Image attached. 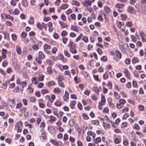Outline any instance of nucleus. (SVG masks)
I'll return each instance as SVG.
<instances>
[{"mask_svg": "<svg viewBox=\"0 0 146 146\" xmlns=\"http://www.w3.org/2000/svg\"><path fill=\"white\" fill-rule=\"evenodd\" d=\"M68 46L70 47L69 51L72 53L75 54L77 53L75 44H74L72 42L70 41L68 44Z\"/></svg>", "mask_w": 146, "mask_h": 146, "instance_id": "1", "label": "nucleus"}, {"mask_svg": "<svg viewBox=\"0 0 146 146\" xmlns=\"http://www.w3.org/2000/svg\"><path fill=\"white\" fill-rule=\"evenodd\" d=\"M82 4L84 6L88 7L92 5V2L90 0H88L83 2Z\"/></svg>", "mask_w": 146, "mask_h": 146, "instance_id": "2", "label": "nucleus"}, {"mask_svg": "<svg viewBox=\"0 0 146 146\" xmlns=\"http://www.w3.org/2000/svg\"><path fill=\"white\" fill-rule=\"evenodd\" d=\"M127 11L131 14H134L135 13V11L134 8L130 6L128 7Z\"/></svg>", "mask_w": 146, "mask_h": 146, "instance_id": "3", "label": "nucleus"}, {"mask_svg": "<svg viewBox=\"0 0 146 146\" xmlns=\"http://www.w3.org/2000/svg\"><path fill=\"white\" fill-rule=\"evenodd\" d=\"M2 58L3 59H4L7 57L6 54L7 53V51L6 49H5L3 48H2Z\"/></svg>", "mask_w": 146, "mask_h": 146, "instance_id": "4", "label": "nucleus"}, {"mask_svg": "<svg viewBox=\"0 0 146 146\" xmlns=\"http://www.w3.org/2000/svg\"><path fill=\"white\" fill-rule=\"evenodd\" d=\"M125 74V76L128 78H129L130 76V73L129 72L128 70L127 69H124L123 71Z\"/></svg>", "mask_w": 146, "mask_h": 146, "instance_id": "5", "label": "nucleus"}, {"mask_svg": "<svg viewBox=\"0 0 146 146\" xmlns=\"http://www.w3.org/2000/svg\"><path fill=\"white\" fill-rule=\"evenodd\" d=\"M9 105L12 107H14L15 105V102L14 99H13L9 100Z\"/></svg>", "mask_w": 146, "mask_h": 146, "instance_id": "6", "label": "nucleus"}, {"mask_svg": "<svg viewBox=\"0 0 146 146\" xmlns=\"http://www.w3.org/2000/svg\"><path fill=\"white\" fill-rule=\"evenodd\" d=\"M76 104V101L75 100H71L70 101V106L72 109H73L74 108V106Z\"/></svg>", "mask_w": 146, "mask_h": 146, "instance_id": "7", "label": "nucleus"}, {"mask_svg": "<svg viewBox=\"0 0 146 146\" xmlns=\"http://www.w3.org/2000/svg\"><path fill=\"white\" fill-rule=\"evenodd\" d=\"M50 141L52 144L54 145L59 146V145H60L58 142L56 141L55 140L52 139H50Z\"/></svg>", "mask_w": 146, "mask_h": 146, "instance_id": "8", "label": "nucleus"}, {"mask_svg": "<svg viewBox=\"0 0 146 146\" xmlns=\"http://www.w3.org/2000/svg\"><path fill=\"white\" fill-rule=\"evenodd\" d=\"M69 95L67 91H65V94L63 96V98L65 101H66L68 100L69 98Z\"/></svg>", "mask_w": 146, "mask_h": 146, "instance_id": "9", "label": "nucleus"}, {"mask_svg": "<svg viewBox=\"0 0 146 146\" xmlns=\"http://www.w3.org/2000/svg\"><path fill=\"white\" fill-rule=\"evenodd\" d=\"M38 57L41 59H44L45 58L44 54L42 52L40 51L38 53Z\"/></svg>", "mask_w": 146, "mask_h": 146, "instance_id": "10", "label": "nucleus"}, {"mask_svg": "<svg viewBox=\"0 0 146 146\" xmlns=\"http://www.w3.org/2000/svg\"><path fill=\"white\" fill-rule=\"evenodd\" d=\"M61 90L58 88H55L53 90V92L54 93L59 94L61 92Z\"/></svg>", "mask_w": 146, "mask_h": 146, "instance_id": "11", "label": "nucleus"}, {"mask_svg": "<svg viewBox=\"0 0 146 146\" xmlns=\"http://www.w3.org/2000/svg\"><path fill=\"white\" fill-rule=\"evenodd\" d=\"M31 84L29 85L28 86V88L27 89V91L29 92L30 93H33L34 90L31 87Z\"/></svg>", "mask_w": 146, "mask_h": 146, "instance_id": "12", "label": "nucleus"}, {"mask_svg": "<svg viewBox=\"0 0 146 146\" xmlns=\"http://www.w3.org/2000/svg\"><path fill=\"white\" fill-rule=\"evenodd\" d=\"M23 125V123L21 121L17 122L15 125L16 128H21Z\"/></svg>", "mask_w": 146, "mask_h": 146, "instance_id": "13", "label": "nucleus"}, {"mask_svg": "<svg viewBox=\"0 0 146 146\" xmlns=\"http://www.w3.org/2000/svg\"><path fill=\"white\" fill-rule=\"evenodd\" d=\"M104 10L105 13L108 14L110 13L111 11L110 8L107 6L104 7Z\"/></svg>", "mask_w": 146, "mask_h": 146, "instance_id": "14", "label": "nucleus"}, {"mask_svg": "<svg viewBox=\"0 0 146 146\" xmlns=\"http://www.w3.org/2000/svg\"><path fill=\"white\" fill-rule=\"evenodd\" d=\"M5 18H6V19H10L12 21H13L14 20V18L8 14H7L5 15Z\"/></svg>", "mask_w": 146, "mask_h": 146, "instance_id": "15", "label": "nucleus"}, {"mask_svg": "<svg viewBox=\"0 0 146 146\" xmlns=\"http://www.w3.org/2000/svg\"><path fill=\"white\" fill-rule=\"evenodd\" d=\"M87 134L88 135H90L92 136V137L94 139L95 137H96V134L93 132H92L91 131H89L87 132Z\"/></svg>", "mask_w": 146, "mask_h": 146, "instance_id": "16", "label": "nucleus"}, {"mask_svg": "<svg viewBox=\"0 0 146 146\" xmlns=\"http://www.w3.org/2000/svg\"><path fill=\"white\" fill-rule=\"evenodd\" d=\"M116 54L117 57L119 59H121L122 58V54L119 50H116Z\"/></svg>", "mask_w": 146, "mask_h": 146, "instance_id": "17", "label": "nucleus"}, {"mask_svg": "<svg viewBox=\"0 0 146 146\" xmlns=\"http://www.w3.org/2000/svg\"><path fill=\"white\" fill-rule=\"evenodd\" d=\"M74 80L75 81V83L76 84H78L80 82V79L78 78L77 76H76L74 77Z\"/></svg>", "mask_w": 146, "mask_h": 146, "instance_id": "18", "label": "nucleus"}, {"mask_svg": "<svg viewBox=\"0 0 146 146\" xmlns=\"http://www.w3.org/2000/svg\"><path fill=\"white\" fill-rule=\"evenodd\" d=\"M31 81L33 84H36L37 83V79L35 77H33L32 78Z\"/></svg>", "mask_w": 146, "mask_h": 146, "instance_id": "19", "label": "nucleus"}, {"mask_svg": "<svg viewBox=\"0 0 146 146\" xmlns=\"http://www.w3.org/2000/svg\"><path fill=\"white\" fill-rule=\"evenodd\" d=\"M16 49L17 54H20L21 52L20 47L18 46H17L16 47Z\"/></svg>", "mask_w": 146, "mask_h": 146, "instance_id": "20", "label": "nucleus"}, {"mask_svg": "<svg viewBox=\"0 0 146 146\" xmlns=\"http://www.w3.org/2000/svg\"><path fill=\"white\" fill-rule=\"evenodd\" d=\"M139 60L137 58L135 57H134L132 60V63L133 64H134L137 63L139 62Z\"/></svg>", "mask_w": 146, "mask_h": 146, "instance_id": "21", "label": "nucleus"}, {"mask_svg": "<svg viewBox=\"0 0 146 146\" xmlns=\"http://www.w3.org/2000/svg\"><path fill=\"white\" fill-rule=\"evenodd\" d=\"M68 5L67 4H62L60 6L61 9H65L68 7Z\"/></svg>", "mask_w": 146, "mask_h": 146, "instance_id": "22", "label": "nucleus"}, {"mask_svg": "<svg viewBox=\"0 0 146 146\" xmlns=\"http://www.w3.org/2000/svg\"><path fill=\"white\" fill-rule=\"evenodd\" d=\"M55 84V82L54 81H51L47 83V86L48 87H50L54 85Z\"/></svg>", "mask_w": 146, "mask_h": 146, "instance_id": "23", "label": "nucleus"}, {"mask_svg": "<svg viewBox=\"0 0 146 146\" xmlns=\"http://www.w3.org/2000/svg\"><path fill=\"white\" fill-rule=\"evenodd\" d=\"M43 25L42 24V23L41 24H40V23H37L36 25V27L39 29L41 30L42 29Z\"/></svg>", "mask_w": 146, "mask_h": 146, "instance_id": "24", "label": "nucleus"}, {"mask_svg": "<svg viewBox=\"0 0 146 146\" xmlns=\"http://www.w3.org/2000/svg\"><path fill=\"white\" fill-rule=\"evenodd\" d=\"M53 72L50 66H49L47 68V73L48 74H51Z\"/></svg>", "mask_w": 146, "mask_h": 146, "instance_id": "25", "label": "nucleus"}, {"mask_svg": "<svg viewBox=\"0 0 146 146\" xmlns=\"http://www.w3.org/2000/svg\"><path fill=\"white\" fill-rule=\"evenodd\" d=\"M51 48V46L47 44H45L44 46V50H47V49H50Z\"/></svg>", "mask_w": 146, "mask_h": 146, "instance_id": "26", "label": "nucleus"}, {"mask_svg": "<svg viewBox=\"0 0 146 146\" xmlns=\"http://www.w3.org/2000/svg\"><path fill=\"white\" fill-rule=\"evenodd\" d=\"M44 76L42 74L39 75L38 77V80L39 81H42L44 80Z\"/></svg>", "mask_w": 146, "mask_h": 146, "instance_id": "27", "label": "nucleus"}, {"mask_svg": "<svg viewBox=\"0 0 146 146\" xmlns=\"http://www.w3.org/2000/svg\"><path fill=\"white\" fill-rule=\"evenodd\" d=\"M124 5L123 4L117 3L116 4L115 7L118 8H121L123 7Z\"/></svg>", "mask_w": 146, "mask_h": 146, "instance_id": "28", "label": "nucleus"}, {"mask_svg": "<svg viewBox=\"0 0 146 146\" xmlns=\"http://www.w3.org/2000/svg\"><path fill=\"white\" fill-rule=\"evenodd\" d=\"M49 92V91L47 89H44L42 90L41 91V93L42 94H44L48 93Z\"/></svg>", "mask_w": 146, "mask_h": 146, "instance_id": "29", "label": "nucleus"}, {"mask_svg": "<svg viewBox=\"0 0 146 146\" xmlns=\"http://www.w3.org/2000/svg\"><path fill=\"white\" fill-rule=\"evenodd\" d=\"M72 4L73 5H76L78 6L80 5L79 3L76 1L73 0L72 2Z\"/></svg>", "mask_w": 146, "mask_h": 146, "instance_id": "30", "label": "nucleus"}, {"mask_svg": "<svg viewBox=\"0 0 146 146\" xmlns=\"http://www.w3.org/2000/svg\"><path fill=\"white\" fill-rule=\"evenodd\" d=\"M124 23L118 21L117 22V25L118 27L119 28H120L122 26L124 25Z\"/></svg>", "mask_w": 146, "mask_h": 146, "instance_id": "31", "label": "nucleus"}, {"mask_svg": "<svg viewBox=\"0 0 146 146\" xmlns=\"http://www.w3.org/2000/svg\"><path fill=\"white\" fill-rule=\"evenodd\" d=\"M133 128L135 129L139 130L140 129V127L137 123H135L134 125V126Z\"/></svg>", "mask_w": 146, "mask_h": 146, "instance_id": "32", "label": "nucleus"}, {"mask_svg": "<svg viewBox=\"0 0 146 146\" xmlns=\"http://www.w3.org/2000/svg\"><path fill=\"white\" fill-rule=\"evenodd\" d=\"M59 23L62 28H64L67 27V26L66 24L60 21L59 22Z\"/></svg>", "mask_w": 146, "mask_h": 146, "instance_id": "33", "label": "nucleus"}, {"mask_svg": "<svg viewBox=\"0 0 146 146\" xmlns=\"http://www.w3.org/2000/svg\"><path fill=\"white\" fill-rule=\"evenodd\" d=\"M34 18L32 17H31L30 18L29 20V23L33 25L34 23Z\"/></svg>", "mask_w": 146, "mask_h": 146, "instance_id": "34", "label": "nucleus"}, {"mask_svg": "<svg viewBox=\"0 0 146 146\" xmlns=\"http://www.w3.org/2000/svg\"><path fill=\"white\" fill-rule=\"evenodd\" d=\"M64 74L65 75H68L70 78H71V77L70 72L69 70L65 71L64 73Z\"/></svg>", "mask_w": 146, "mask_h": 146, "instance_id": "35", "label": "nucleus"}, {"mask_svg": "<svg viewBox=\"0 0 146 146\" xmlns=\"http://www.w3.org/2000/svg\"><path fill=\"white\" fill-rule=\"evenodd\" d=\"M144 106L142 105H139L138 106V108L139 110L140 111H143L144 109Z\"/></svg>", "mask_w": 146, "mask_h": 146, "instance_id": "36", "label": "nucleus"}, {"mask_svg": "<svg viewBox=\"0 0 146 146\" xmlns=\"http://www.w3.org/2000/svg\"><path fill=\"white\" fill-rule=\"evenodd\" d=\"M94 142H95L96 143H100L101 141V138L99 137H97L96 139H94Z\"/></svg>", "mask_w": 146, "mask_h": 146, "instance_id": "37", "label": "nucleus"}, {"mask_svg": "<svg viewBox=\"0 0 146 146\" xmlns=\"http://www.w3.org/2000/svg\"><path fill=\"white\" fill-rule=\"evenodd\" d=\"M64 54L65 56L68 58L70 57V54L67 51L64 50Z\"/></svg>", "mask_w": 146, "mask_h": 146, "instance_id": "38", "label": "nucleus"}, {"mask_svg": "<svg viewBox=\"0 0 146 146\" xmlns=\"http://www.w3.org/2000/svg\"><path fill=\"white\" fill-rule=\"evenodd\" d=\"M27 99H29L31 102H34L35 100V99L34 97H27Z\"/></svg>", "mask_w": 146, "mask_h": 146, "instance_id": "39", "label": "nucleus"}, {"mask_svg": "<svg viewBox=\"0 0 146 146\" xmlns=\"http://www.w3.org/2000/svg\"><path fill=\"white\" fill-rule=\"evenodd\" d=\"M4 38L6 39L7 40L9 39V34L8 33H4Z\"/></svg>", "mask_w": 146, "mask_h": 146, "instance_id": "40", "label": "nucleus"}, {"mask_svg": "<svg viewBox=\"0 0 146 146\" xmlns=\"http://www.w3.org/2000/svg\"><path fill=\"white\" fill-rule=\"evenodd\" d=\"M103 78L104 80H106L108 79V74L107 72H106L103 75Z\"/></svg>", "mask_w": 146, "mask_h": 146, "instance_id": "41", "label": "nucleus"}, {"mask_svg": "<svg viewBox=\"0 0 146 146\" xmlns=\"http://www.w3.org/2000/svg\"><path fill=\"white\" fill-rule=\"evenodd\" d=\"M106 102V99L104 96L102 95L101 98V101L100 102L105 103Z\"/></svg>", "mask_w": 146, "mask_h": 146, "instance_id": "42", "label": "nucleus"}, {"mask_svg": "<svg viewBox=\"0 0 146 146\" xmlns=\"http://www.w3.org/2000/svg\"><path fill=\"white\" fill-rule=\"evenodd\" d=\"M121 17L122 18L123 21L125 20L127 18V16L125 14H121Z\"/></svg>", "mask_w": 146, "mask_h": 146, "instance_id": "43", "label": "nucleus"}, {"mask_svg": "<svg viewBox=\"0 0 146 146\" xmlns=\"http://www.w3.org/2000/svg\"><path fill=\"white\" fill-rule=\"evenodd\" d=\"M92 124L98 125L99 124V121L98 120H96L92 121Z\"/></svg>", "mask_w": 146, "mask_h": 146, "instance_id": "44", "label": "nucleus"}, {"mask_svg": "<svg viewBox=\"0 0 146 146\" xmlns=\"http://www.w3.org/2000/svg\"><path fill=\"white\" fill-rule=\"evenodd\" d=\"M62 104V103L58 101H56L54 103V105L56 106L60 107Z\"/></svg>", "mask_w": 146, "mask_h": 146, "instance_id": "45", "label": "nucleus"}, {"mask_svg": "<svg viewBox=\"0 0 146 146\" xmlns=\"http://www.w3.org/2000/svg\"><path fill=\"white\" fill-rule=\"evenodd\" d=\"M68 34V32L66 31H63L61 33V35L62 37L67 35Z\"/></svg>", "mask_w": 146, "mask_h": 146, "instance_id": "46", "label": "nucleus"}, {"mask_svg": "<svg viewBox=\"0 0 146 146\" xmlns=\"http://www.w3.org/2000/svg\"><path fill=\"white\" fill-rule=\"evenodd\" d=\"M127 123L126 122H123L121 125V127L122 128H124L127 127Z\"/></svg>", "mask_w": 146, "mask_h": 146, "instance_id": "47", "label": "nucleus"}, {"mask_svg": "<svg viewBox=\"0 0 146 146\" xmlns=\"http://www.w3.org/2000/svg\"><path fill=\"white\" fill-rule=\"evenodd\" d=\"M119 103L121 105L123 106L125 103V100L124 99H121L119 100Z\"/></svg>", "mask_w": 146, "mask_h": 146, "instance_id": "48", "label": "nucleus"}, {"mask_svg": "<svg viewBox=\"0 0 146 146\" xmlns=\"http://www.w3.org/2000/svg\"><path fill=\"white\" fill-rule=\"evenodd\" d=\"M83 36V35L82 34H80L79 36L75 40L76 42H77L79 41Z\"/></svg>", "mask_w": 146, "mask_h": 146, "instance_id": "49", "label": "nucleus"}, {"mask_svg": "<svg viewBox=\"0 0 146 146\" xmlns=\"http://www.w3.org/2000/svg\"><path fill=\"white\" fill-rule=\"evenodd\" d=\"M22 4L25 7H26L28 6V3L26 1H22Z\"/></svg>", "mask_w": 146, "mask_h": 146, "instance_id": "50", "label": "nucleus"}, {"mask_svg": "<svg viewBox=\"0 0 146 146\" xmlns=\"http://www.w3.org/2000/svg\"><path fill=\"white\" fill-rule=\"evenodd\" d=\"M98 19L100 21H102L103 20V19L102 18V14H100L98 17Z\"/></svg>", "mask_w": 146, "mask_h": 146, "instance_id": "51", "label": "nucleus"}, {"mask_svg": "<svg viewBox=\"0 0 146 146\" xmlns=\"http://www.w3.org/2000/svg\"><path fill=\"white\" fill-rule=\"evenodd\" d=\"M13 13V14L15 15H18L19 13V11L18 9H14Z\"/></svg>", "mask_w": 146, "mask_h": 146, "instance_id": "52", "label": "nucleus"}, {"mask_svg": "<svg viewBox=\"0 0 146 146\" xmlns=\"http://www.w3.org/2000/svg\"><path fill=\"white\" fill-rule=\"evenodd\" d=\"M27 35V34L25 32H22L21 35V38H25Z\"/></svg>", "mask_w": 146, "mask_h": 146, "instance_id": "53", "label": "nucleus"}, {"mask_svg": "<svg viewBox=\"0 0 146 146\" xmlns=\"http://www.w3.org/2000/svg\"><path fill=\"white\" fill-rule=\"evenodd\" d=\"M82 40L86 42H88V37L86 36H84L83 37Z\"/></svg>", "mask_w": 146, "mask_h": 146, "instance_id": "54", "label": "nucleus"}, {"mask_svg": "<svg viewBox=\"0 0 146 146\" xmlns=\"http://www.w3.org/2000/svg\"><path fill=\"white\" fill-rule=\"evenodd\" d=\"M101 60L103 62H105L107 60V58L106 56H103L101 58Z\"/></svg>", "mask_w": 146, "mask_h": 146, "instance_id": "55", "label": "nucleus"}, {"mask_svg": "<svg viewBox=\"0 0 146 146\" xmlns=\"http://www.w3.org/2000/svg\"><path fill=\"white\" fill-rule=\"evenodd\" d=\"M131 62V60L129 58H127L125 60V63L126 64L129 65Z\"/></svg>", "mask_w": 146, "mask_h": 146, "instance_id": "56", "label": "nucleus"}, {"mask_svg": "<svg viewBox=\"0 0 146 146\" xmlns=\"http://www.w3.org/2000/svg\"><path fill=\"white\" fill-rule=\"evenodd\" d=\"M127 27H131L133 25V23L131 22H127L126 23V24Z\"/></svg>", "mask_w": 146, "mask_h": 146, "instance_id": "57", "label": "nucleus"}, {"mask_svg": "<svg viewBox=\"0 0 146 146\" xmlns=\"http://www.w3.org/2000/svg\"><path fill=\"white\" fill-rule=\"evenodd\" d=\"M19 87L18 86H16L13 90V91L16 93H17L19 92Z\"/></svg>", "mask_w": 146, "mask_h": 146, "instance_id": "58", "label": "nucleus"}, {"mask_svg": "<svg viewBox=\"0 0 146 146\" xmlns=\"http://www.w3.org/2000/svg\"><path fill=\"white\" fill-rule=\"evenodd\" d=\"M42 59H41V58H40L39 57H37L36 58V60L37 61L38 63L39 64H40L42 63Z\"/></svg>", "mask_w": 146, "mask_h": 146, "instance_id": "59", "label": "nucleus"}, {"mask_svg": "<svg viewBox=\"0 0 146 146\" xmlns=\"http://www.w3.org/2000/svg\"><path fill=\"white\" fill-rule=\"evenodd\" d=\"M2 85L3 86V88L5 89L7 88V81H5L3 82L2 84Z\"/></svg>", "mask_w": 146, "mask_h": 146, "instance_id": "60", "label": "nucleus"}, {"mask_svg": "<svg viewBox=\"0 0 146 146\" xmlns=\"http://www.w3.org/2000/svg\"><path fill=\"white\" fill-rule=\"evenodd\" d=\"M132 85L133 87L137 88V82L135 81H133Z\"/></svg>", "mask_w": 146, "mask_h": 146, "instance_id": "61", "label": "nucleus"}, {"mask_svg": "<svg viewBox=\"0 0 146 146\" xmlns=\"http://www.w3.org/2000/svg\"><path fill=\"white\" fill-rule=\"evenodd\" d=\"M64 58V56L63 55L61 54H59L58 56L57 57V58L60 60H61Z\"/></svg>", "mask_w": 146, "mask_h": 146, "instance_id": "62", "label": "nucleus"}, {"mask_svg": "<svg viewBox=\"0 0 146 146\" xmlns=\"http://www.w3.org/2000/svg\"><path fill=\"white\" fill-rule=\"evenodd\" d=\"M107 86L109 87L110 89H111L112 88V83L111 82H109L107 84Z\"/></svg>", "mask_w": 146, "mask_h": 146, "instance_id": "63", "label": "nucleus"}, {"mask_svg": "<svg viewBox=\"0 0 146 146\" xmlns=\"http://www.w3.org/2000/svg\"><path fill=\"white\" fill-rule=\"evenodd\" d=\"M11 36L12 39L13 40H16L17 39V36L15 34H13L11 35Z\"/></svg>", "mask_w": 146, "mask_h": 146, "instance_id": "64", "label": "nucleus"}]
</instances>
